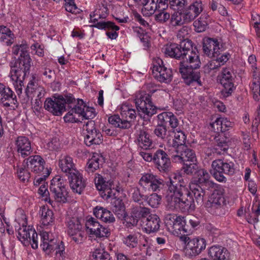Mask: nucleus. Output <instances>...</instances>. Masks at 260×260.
<instances>
[{
    "mask_svg": "<svg viewBox=\"0 0 260 260\" xmlns=\"http://www.w3.org/2000/svg\"><path fill=\"white\" fill-rule=\"evenodd\" d=\"M168 184L167 206L171 210L183 212L194 209L196 204L191 192L188 189L182 177L174 174L170 176Z\"/></svg>",
    "mask_w": 260,
    "mask_h": 260,
    "instance_id": "nucleus-1",
    "label": "nucleus"
},
{
    "mask_svg": "<svg viewBox=\"0 0 260 260\" xmlns=\"http://www.w3.org/2000/svg\"><path fill=\"white\" fill-rule=\"evenodd\" d=\"M184 51L182 57V61L179 63V72L184 83L189 86H202L200 80V73L196 70L201 66V60L199 52L193 48L191 41L190 47Z\"/></svg>",
    "mask_w": 260,
    "mask_h": 260,
    "instance_id": "nucleus-2",
    "label": "nucleus"
},
{
    "mask_svg": "<svg viewBox=\"0 0 260 260\" xmlns=\"http://www.w3.org/2000/svg\"><path fill=\"white\" fill-rule=\"evenodd\" d=\"M95 175V184L101 192V196L106 200L113 199V201L111 202L113 212L119 218H124L126 214L123 203L121 199L116 198V194L120 190L117 182L114 180H106L100 174Z\"/></svg>",
    "mask_w": 260,
    "mask_h": 260,
    "instance_id": "nucleus-3",
    "label": "nucleus"
},
{
    "mask_svg": "<svg viewBox=\"0 0 260 260\" xmlns=\"http://www.w3.org/2000/svg\"><path fill=\"white\" fill-rule=\"evenodd\" d=\"M20 45L26 46L25 49H20V56L13 65L11 62L10 71L11 79L18 95L22 93L23 81L27 74L29 73L31 60L28 51V44L25 41H22Z\"/></svg>",
    "mask_w": 260,
    "mask_h": 260,
    "instance_id": "nucleus-4",
    "label": "nucleus"
},
{
    "mask_svg": "<svg viewBox=\"0 0 260 260\" xmlns=\"http://www.w3.org/2000/svg\"><path fill=\"white\" fill-rule=\"evenodd\" d=\"M211 173L214 178L220 182H225L226 178L224 174L232 176L235 173V165L228 159H217L212 161Z\"/></svg>",
    "mask_w": 260,
    "mask_h": 260,
    "instance_id": "nucleus-5",
    "label": "nucleus"
},
{
    "mask_svg": "<svg viewBox=\"0 0 260 260\" xmlns=\"http://www.w3.org/2000/svg\"><path fill=\"white\" fill-rule=\"evenodd\" d=\"M42 243L41 247L47 254L55 251L56 258L58 260H65L66 252L64 245L62 241L57 242V240L49 238L47 232H43L41 234Z\"/></svg>",
    "mask_w": 260,
    "mask_h": 260,
    "instance_id": "nucleus-6",
    "label": "nucleus"
},
{
    "mask_svg": "<svg viewBox=\"0 0 260 260\" xmlns=\"http://www.w3.org/2000/svg\"><path fill=\"white\" fill-rule=\"evenodd\" d=\"M136 107L141 117L151 116L156 112L155 107L152 105L151 96L144 91L136 93L135 95Z\"/></svg>",
    "mask_w": 260,
    "mask_h": 260,
    "instance_id": "nucleus-7",
    "label": "nucleus"
},
{
    "mask_svg": "<svg viewBox=\"0 0 260 260\" xmlns=\"http://www.w3.org/2000/svg\"><path fill=\"white\" fill-rule=\"evenodd\" d=\"M180 239L186 245V255L190 257L199 255L206 246V240L199 237L190 239L187 235H184L180 237Z\"/></svg>",
    "mask_w": 260,
    "mask_h": 260,
    "instance_id": "nucleus-8",
    "label": "nucleus"
},
{
    "mask_svg": "<svg viewBox=\"0 0 260 260\" xmlns=\"http://www.w3.org/2000/svg\"><path fill=\"white\" fill-rule=\"evenodd\" d=\"M152 73L153 77L161 83H169L172 80V70L166 67L162 60L159 57L153 59Z\"/></svg>",
    "mask_w": 260,
    "mask_h": 260,
    "instance_id": "nucleus-9",
    "label": "nucleus"
},
{
    "mask_svg": "<svg viewBox=\"0 0 260 260\" xmlns=\"http://www.w3.org/2000/svg\"><path fill=\"white\" fill-rule=\"evenodd\" d=\"M139 184L146 191L158 192L164 187V181L152 173H145L142 175Z\"/></svg>",
    "mask_w": 260,
    "mask_h": 260,
    "instance_id": "nucleus-10",
    "label": "nucleus"
},
{
    "mask_svg": "<svg viewBox=\"0 0 260 260\" xmlns=\"http://www.w3.org/2000/svg\"><path fill=\"white\" fill-rule=\"evenodd\" d=\"M81 221V219L77 217H69L67 219L68 234L78 244L83 242L85 235Z\"/></svg>",
    "mask_w": 260,
    "mask_h": 260,
    "instance_id": "nucleus-11",
    "label": "nucleus"
},
{
    "mask_svg": "<svg viewBox=\"0 0 260 260\" xmlns=\"http://www.w3.org/2000/svg\"><path fill=\"white\" fill-rule=\"evenodd\" d=\"M50 190L56 202L62 203L67 202L68 192L65 182L60 177H56L52 179Z\"/></svg>",
    "mask_w": 260,
    "mask_h": 260,
    "instance_id": "nucleus-12",
    "label": "nucleus"
},
{
    "mask_svg": "<svg viewBox=\"0 0 260 260\" xmlns=\"http://www.w3.org/2000/svg\"><path fill=\"white\" fill-rule=\"evenodd\" d=\"M235 77L232 68L229 67L222 69L220 83L223 87L221 93L224 96H229L234 91L235 89L234 81Z\"/></svg>",
    "mask_w": 260,
    "mask_h": 260,
    "instance_id": "nucleus-13",
    "label": "nucleus"
},
{
    "mask_svg": "<svg viewBox=\"0 0 260 260\" xmlns=\"http://www.w3.org/2000/svg\"><path fill=\"white\" fill-rule=\"evenodd\" d=\"M191 40L184 39L180 44L172 43L167 44L163 48V52L166 56L176 59H181L184 51L190 47Z\"/></svg>",
    "mask_w": 260,
    "mask_h": 260,
    "instance_id": "nucleus-14",
    "label": "nucleus"
},
{
    "mask_svg": "<svg viewBox=\"0 0 260 260\" xmlns=\"http://www.w3.org/2000/svg\"><path fill=\"white\" fill-rule=\"evenodd\" d=\"M17 237L24 244L30 243L33 249H37L38 247V234L36 231L26 225H23L18 230Z\"/></svg>",
    "mask_w": 260,
    "mask_h": 260,
    "instance_id": "nucleus-15",
    "label": "nucleus"
},
{
    "mask_svg": "<svg viewBox=\"0 0 260 260\" xmlns=\"http://www.w3.org/2000/svg\"><path fill=\"white\" fill-rule=\"evenodd\" d=\"M87 133L84 138L85 144L88 146L100 145L103 142V136L100 131L94 126L93 121H89L84 125Z\"/></svg>",
    "mask_w": 260,
    "mask_h": 260,
    "instance_id": "nucleus-16",
    "label": "nucleus"
},
{
    "mask_svg": "<svg viewBox=\"0 0 260 260\" xmlns=\"http://www.w3.org/2000/svg\"><path fill=\"white\" fill-rule=\"evenodd\" d=\"M224 200L222 192L219 190H215L206 204L208 212L216 215L222 214Z\"/></svg>",
    "mask_w": 260,
    "mask_h": 260,
    "instance_id": "nucleus-17",
    "label": "nucleus"
},
{
    "mask_svg": "<svg viewBox=\"0 0 260 260\" xmlns=\"http://www.w3.org/2000/svg\"><path fill=\"white\" fill-rule=\"evenodd\" d=\"M172 161L176 163L197 162V157L193 150L185 146L176 152L170 153Z\"/></svg>",
    "mask_w": 260,
    "mask_h": 260,
    "instance_id": "nucleus-18",
    "label": "nucleus"
},
{
    "mask_svg": "<svg viewBox=\"0 0 260 260\" xmlns=\"http://www.w3.org/2000/svg\"><path fill=\"white\" fill-rule=\"evenodd\" d=\"M153 162L155 167L160 172L167 173L170 169L171 162L167 153L161 149H158L153 154Z\"/></svg>",
    "mask_w": 260,
    "mask_h": 260,
    "instance_id": "nucleus-19",
    "label": "nucleus"
},
{
    "mask_svg": "<svg viewBox=\"0 0 260 260\" xmlns=\"http://www.w3.org/2000/svg\"><path fill=\"white\" fill-rule=\"evenodd\" d=\"M203 50L207 56L212 58L222 51V45L216 38H205L203 39Z\"/></svg>",
    "mask_w": 260,
    "mask_h": 260,
    "instance_id": "nucleus-20",
    "label": "nucleus"
},
{
    "mask_svg": "<svg viewBox=\"0 0 260 260\" xmlns=\"http://www.w3.org/2000/svg\"><path fill=\"white\" fill-rule=\"evenodd\" d=\"M86 106L82 100L78 99L76 105L64 116L65 122L73 123L80 121L79 118L83 114Z\"/></svg>",
    "mask_w": 260,
    "mask_h": 260,
    "instance_id": "nucleus-21",
    "label": "nucleus"
},
{
    "mask_svg": "<svg viewBox=\"0 0 260 260\" xmlns=\"http://www.w3.org/2000/svg\"><path fill=\"white\" fill-rule=\"evenodd\" d=\"M44 108L56 116L61 115L66 110L61 96H58L57 98H54L53 99H46L44 102Z\"/></svg>",
    "mask_w": 260,
    "mask_h": 260,
    "instance_id": "nucleus-22",
    "label": "nucleus"
},
{
    "mask_svg": "<svg viewBox=\"0 0 260 260\" xmlns=\"http://www.w3.org/2000/svg\"><path fill=\"white\" fill-rule=\"evenodd\" d=\"M45 164L43 158L38 155L30 156L23 161L24 167L26 165L28 169L36 174H41L45 172V169H48L45 168Z\"/></svg>",
    "mask_w": 260,
    "mask_h": 260,
    "instance_id": "nucleus-23",
    "label": "nucleus"
},
{
    "mask_svg": "<svg viewBox=\"0 0 260 260\" xmlns=\"http://www.w3.org/2000/svg\"><path fill=\"white\" fill-rule=\"evenodd\" d=\"M68 177L72 190L79 194H81L86 186L85 181L82 174L77 171Z\"/></svg>",
    "mask_w": 260,
    "mask_h": 260,
    "instance_id": "nucleus-24",
    "label": "nucleus"
},
{
    "mask_svg": "<svg viewBox=\"0 0 260 260\" xmlns=\"http://www.w3.org/2000/svg\"><path fill=\"white\" fill-rule=\"evenodd\" d=\"M173 132L168 140L167 144L174 148V152L186 146V136L182 131H172Z\"/></svg>",
    "mask_w": 260,
    "mask_h": 260,
    "instance_id": "nucleus-25",
    "label": "nucleus"
},
{
    "mask_svg": "<svg viewBox=\"0 0 260 260\" xmlns=\"http://www.w3.org/2000/svg\"><path fill=\"white\" fill-rule=\"evenodd\" d=\"M136 136V142L139 147L145 150L152 148V141L150 139V135L144 127L139 128L137 130Z\"/></svg>",
    "mask_w": 260,
    "mask_h": 260,
    "instance_id": "nucleus-26",
    "label": "nucleus"
},
{
    "mask_svg": "<svg viewBox=\"0 0 260 260\" xmlns=\"http://www.w3.org/2000/svg\"><path fill=\"white\" fill-rule=\"evenodd\" d=\"M149 214V210L148 208L140 206H136L133 208L131 216L128 218L127 223H129L132 226H136L140 219H143L142 221H145Z\"/></svg>",
    "mask_w": 260,
    "mask_h": 260,
    "instance_id": "nucleus-27",
    "label": "nucleus"
},
{
    "mask_svg": "<svg viewBox=\"0 0 260 260\" xmlns=\"http://www.w3.org/2000/svg\"><path fill=\"white\" fill-rule=\"evenodd\" d=\"M35 80V78L33 77L32 80L28 82L25 89L26 94L29 98L32 99L36 95V99L42 100L45 96L46 92L44 87L39 85Z\"/></svg>",
    "mask_w": 260,
    "mask_h": 260,
    "instance_id": "nucleus-28",
    "label": "nucleus"
},
{
    "mask_svg": "<svg viewBox=\"0 0 260 260\" xmlns=\"http://www.w3.org/2000/svg\"><path fill=\"white\" fill-rule=\"evenodd\" d=\"M208 255L212 260H230L229 250L221 246H212L208 250Z\"/></svg>",
    "mask_w": 260,
    "mask_h": 260,
    "instance_id": "nucleus-29",
    "label": "nucleus"
},
{
    "mask_svg": "<svg viewBox=\"0 0 260 260\" xmlns=\"http://www.w3.org/2000/svg\"><path fill=\"white\" fill-rule=\"evenodd\" d=\"M143 231L147 234L157 232L160 228L161 223L159 217L156 214H150L143 221Z\"/></svg>",
    "mask_w": 260,
    "mask_h": 260,
    "instance_id": "nucleus-30",
    "label": "nucleus"
},
{
    "mask_svg": "<svg viewBox=\"0 0 260 260\" xmlns=\"http://www.w3.org/2000/svg\"><path fill=\"white\" fill-rule=\"evenodd\" d=\"M203 10L202 1H196L190 4L183 12L188 22L194 20Z\"/></svg>",
    "mask_w": 260,
    "mask_h": 260,
    "instance_id": "nucleus-31",
    "label": "nucleus"
},
{
    "mask_svg": "<svg viewBox=\"0 0 260 260\" xmlns=\"http://www.w3.org/2000/svg\"><path fill=\"white\" fill-rule=\"evenodd\" d=\"M16 146L17 152L22 157L28 156L32 152L30 142L25 137H19L16 141Z\"/></svg>",
    "mask_w": 260,
    "mask_h": 260,
    "instance_id": "nucleus-32",
    "label": "nucleus"
},
{
    "mask_svg": "<svg viewBox=\"0 0 260 260\" xmlns=\"http://www.w3.org/2000/svg\"><path fill=\"white\" fill-rule=\"evenodd\" d=\"M58 165L61 171L67 176L78 171L73 162V158L69 155L62 156L59 160Z\"/></svg>",
    "mask_w": 260,
    "mask_h": 260,
    "instance_id": "nucleus-33",
    "label": "nucleus"
},
{
    "mask_svg": "<svg viewBox=\"0 0 260 260\" xmlns=\"http://www.w3.org/2000/svg\"><path fill=\"white\" fill-rule=\"evenodd\" d=\"M159 122L161 124L167 123L171 128L174 129L177 128L179 124V121L176 116L172 112H164L157 116Z\"/></svg>",
    "mask_w": 260,
    "mask_h": 260,
    "instance_id": "nucleus-34",
    "label": "nucleus"
},
{
    "mask_svg": "<svg viewBox=\"0 0 260 260\" xmlns=\"http://www.w3.org/2000/svg\"><path fill=\"white\" fill-rule=\"evenodd\" d=\"M104 161V157L100 154L93 153L91 158L87 163L86 171L88 173H93L102 166Z\"/></svg>",
    "mask_w": 260,
    "mask_h": 260,
    "instance_id": "nucleus-35",
    "label": "nucleus"
},
{
    "mask_svg": "<svg viewBox=\"0 0 260 260\" xmlns=\"http://www.w3.org/2000/svg\"><path fill=\"white\" fill-rule=\"evenodd\" d=\"M94 215L105 223H113L115 221L113 214L107 209L96 206L93 210Z\"/></svg>",
    "mask_w": 260,
    "mask_h": 260,
    "instance_id": "nucleus-36",
    "label": "nucleus"
},
{
    "mask_svg": "<svg viewBox=\"0 0 260 260\" xmlns=\"http://www.w3.org/2000/svg\"><path fill=\"white\" fill-rule=\"evenodd\" d=\"M190 188L194 197V203H196L198 206H202L204 203L205 189L208 188L193 183L190 186Z\"/></svg>",
    "mask_w": 260,
    "mask_h": 260,
    "instance_id": "nucleus-37",
    "label": "nucleus"
},
{
    "mask_svg": "<svg viewBox=\"0 0 260 260\" xmlns=\"http://www.w3.org/2000/svg\"><path fill=\"white\" fill-rule=\"evenodd\" d=\"M39 214L41 215V222L44 227L51 225L54 220L53 211L47 207H41Z\"/></svg>",
    "mask_w": 260,
    "mask_h": 260,
    "instance_id": "nucleus-38",
    "label": "nucleus"
},
{
    "mask_svg": "<svg viewBox=\"0 0 260 260\" xmlns=\"http://www.w3.org/2000/svg\"><path fill=\"white\" fill-rule=\"evenodd\" d=\"M170 231L176 234H183L190 233V231L188 230V226L186 225L185 220L184 217L179 216L175 223L171 228Z\"/></svg>",
    "mask_w": 260,
    "mask_h": 260,
    "instance_id": "nucleus-39",
    "label": "nucleus"
},
{
    "mask_svg": "<svg viewBox=\"0 0 260 260\" xmlns=\"http://www.w3.org/2000/svg\"><path fill=\"white\" fill-rule=\"evenodd\" d=\"M197 179L194 180L193 184H200L202 186L209 188L212 185V182L210 180V175L204 169H200L197 172Z\"/></svg>",
    "mask_w": 260,
    "mask_h": 260,
    "instance_id": "nucleus-40",
    "label": "nucleus"
},
{
    "mask_svg": "<svg viewBox=\"0 0 260 260\" xmlns=\"http://www.w3.org/2000/svg\"><path fill=\"white\" fill-rule=\"evenodd\" d=\"M15 36L12 31L4 25H0V41L7 45H11L14 42Z\"/></svg>",
    "mask_w": 260,
    "mask_h": 260,
    "instance_id": "nucleus-41",
    "label": "nucleus"
},
{
    "mask_svg": "<svg viewBox=\"0 0 260 260\" xmlns=\"http://www.w3.org/2000/svg\"><path fill=\"white\" fill-rule=\"evenodd\" d=\"M154 134L159 138L168 142V140L170 137L172 135L173 132L172 131H167L166 125L165 124H159L155 127L154 130Z\"/></svg>",
    "mask_w": 260,
    "mask_h": 260,
    "instance_id": "nucleus-42",
    "label": "nucleus"
},
{
    "mask_svg": "<svg viewBox=\"0 0 260 260\" xmlns=\"http://www.w3.org/2000/svg\"><path fill=\"white\" fill-rule=\"evenodd\" d=\"M109 122L115 127L122 129L129 128L131 124L128 120H122L117 115H114L109 117Z\"/></svg>",
    "mask_w": 260,
    "mask_h": 260,
    "instance_id": "nucleus-43",
    "label": "nucleus"
},
{
    "mask_svg": "<svg viewBox=\"0 0 260 260\" xmlns=\"http://www.w3.org/2000/svg\"><path fill=\"white\" fill-rule=\"evenodd\" d=\"M139 237V233H132L124 236L122 239V241L123 244L129 248H135L138 245Z\"/></svg>",
    "mask_w": 260,
    "mask_h": 260,
    "instance_id": "nucleus-44",
    "label": "nucleus"
},
{
    "mask_svg": "<svg viewBox=\"0 0 260 260\" xmlns=\"http://www.w3.org/2000/svg\"><path fill=\"white\" fill-rule=\"evenodd\" d=\"M209 16L206 13H203L201 16L193 22L194 30L198 32L204 31L208 25Z\"/></svg>",
    "mask_w": 260,
    "mask_h": 260,
    "instance_id": "nucleus-45",
    "label": "nucleus"
},
{
    "mask_svg": "<svg viewBox=\"0 0 260 260\" xmlns=\"http://www.w3.org/2000/svg\"><path fill=\"white\" fill-rule=\"evenodd\" d=\"M189 23L183 12H174L171 16L170 24L173 26H180Z\"/></svg>",
    "mask_w": 260,
    "mask_h": 260,
    "instance_id": "nucleus-46",
    "label": "nucleus"
},
{
    "mask_svg": "<svg viewBox=\"0 0 260 260\" xmlns=\"http://www.w3.org/2000/svg\"><path fill=\"white\" fill-rule=\"evenodd\" d=\"M121 115L125 120H128L129 123L131 121L134 119L136 117V112L135 109H132L127 104L122 105L121 108Z\"/></svg>",
    "mask_w": 260,
    "mask_h": 260,
    "instance_id": "nucleus-47",
    "label": "nucleus"
},
{
    "mask_svg": "<svg viewBox=\"0 0 260 260\" xmlns=\"http://www.w3.org/2000/svg\"><path fill=\"white\" fill-rule=\"evenodd\" d=\"M85 226L87 233L94 236L95 232L99 227L101 228V224L93 217H90L87 218L85 222Z\"/></svg>",
    "mask_w": 260,
    "mask_h": 260,
    "instance_id": "nucleus-48",
    "label": "nucleus"
},
{
    "mask_svg": "<svg viewBox=\"0 0 260 260\" xmlns=\"http://www.w3.org/2000/svg\"><path fill=\"white\" fill-rule=\"evenodd\" d=\"M12 98H16L13 91L9 87H6L0 83V102L4 103Z\"/></svg>",
    "mask_w": 260,
    "mask_h": 260,
    "instance_id": "nucleus-49",
    "label": "nucleus"
},
{
    "mask_svg": "<svg viewBox=\"0 0 260 260\" xmlns=\"http://www.w3.org/2000/svg\"><path fill=\"white\" fill-rule=\"evenodd\" d=\"M217 143V145L214 148V152L218 155H221L226 152L229 149V145L224 138H219Z\"/></svg>",
    "mask_w": 260,
    "mask_h": 260,
    "instance_id": "nucleus-50",
    "label": "nucleus"
},
{
    "mask_svg": "<svg viewBox=\"0 0 260 260\" xmlns=\"http://www.w3.org/2000/svg\"><path fill=\"white\" fill-rule=\"evenodd\" d=\"M92 257L95 260H110V255L104 248H96L92 253Z\"/></svg>",
    "mask_w": 260,
    "mask_h": 260,
    "instance_id": "nucleus-51",
    "label": "nucleus"
},
{
    "mask_svg": "<svg viewBox=\"0 0 260 260\" xmlns=\"http://www.w3.org/2000/svg\"><path fill=\"white\" fill-rule=\"evenodd\" d=\"M93 26L99 29H112L115 30H118L119 29V26L115 25V24L111 21H100L97 22L93 25Z\"/></svg>",
    "mask_w": 260,
    "mask_h": 260,
    "instance_id": "nucleus-52",
    "label": "nucleus"
},
{
    "mask_svg": "<svg viewBox=\"0 0 260 260\" xmlns=\"http://www.w3.org/2000/svg\"><path fill=\"white\" fill-rule=\"evenodd\" d=\"M159 0H146L144 9L147 11V14L152 15L154 13L157 8V3Z\"/></svg>",
    "mask_w": 260,
    "mask_h": 260,
    "instance_id": "nucleus-53",
    "label": "nucleus"
},
{
    "mask_svg": "<svg viewBox=\"0 0 260 260\" xmlns=\"http://www.w3.org/2000/svg\"><path fill=\"white\" fill-rule=\"evenodd\" d=\"M184 166L182 170L187 175H192L198 171V166L197 162H190L183 164Z\"/></svg>",
    "mask_w": 260,
    "mask_h": 260,
    "instance_id": "nucleus-54",
    "label": "nucleus"
},
{
    "mask_svg": "<svg viewBox=\"0 0 260 260\" xmlns=\"http://www.w3.org/2000/svg\"><path fill=\"white\" fill-rule=\"evenodd\" d=\"M134 32L144 43V46H147L148 45V36L143 29L139 27H136L134 28Z\"/></svg>",
    "mask_w": 260,
    "mask_h": 260,
    "instance_id": "nucleus-55",
    "label": "nucleus"
},
{
    "mask_svg": "<svg viewBox=\"0 0 260 260\" xmlns=\"http://www.w3.org/2000/svg\"><path fill=\"white\" fill-rule=\"evenodd\" d=\"M220 68V64L217 63L215 59L209 61L204 67V71L205 73L209 74L212 71L216 72Z\"/></svg>",
    "mask_w": 260,
    "mask_h": 260,
    "instance_id": "nucleus-56",
    "label": "nucleus"
},
{
    "mask_svg": "<svg viewBox=\"0 0 260 260\" xmlns=\"http://www.w3.org/2000/svg\"><path fill=\"white\" fill-rule=\"evenodd\" d=\"M158 11V13L154 15L156 21L160 23H164L169 19L170 15L169 13L165 10Z\"/></svg>",
    "mask_w": 260,
    "mask_h": 260,
    "instance_id": "nucleus-57",
    "label": "nucleus"
},
{
    "mask_svg": "<svg viewBox=\"0 0 260 260\" xmlns=\"http://www.w3.org/2000/svg\"><path fill=\"white\" fill-rule=\"evenodd\" d=\"M251 92L253 94V98L255 101H258L260 96V82H252L250 86Z\"/></svg>",
    "mask_w": 260,
    "mask_h": 260,
    "instance_id": "nucleus-58",
    "label": "nucleus"
},
{
    "mask_svg": "<svg viewBox=\"0 0 260 260\" xmlns=\"http://www.w3.org/2000/svg\"><path fill=\"white\" fill-rule=\"evenodd\" d=\"M148 204L153 208H156L160 203L161 197L157 193H152L147 199Z\"/></svg>",
    "mask_w": 260,
    "mask_h": 260,
    "instance_id": "nucleus-59",
    "label": "nucleus"
},
{
    "mask_svg": "<svg viewBox=\"0 0 260 260\" xmlns=\"http://www.w3.org/2000/svg\"><path fill=\"white\" fill-rule=\"evenodd\" d=\"M17 174L19 179L22 182H27L30 178L29 172L23 167L17 169Z\"/></svg>",
    "mask_w": 260,
    "mask_h": 260,
    "instance_id": "nucleus-60",
    "label": "nucleus"
},
{
    "mask_svg": "<svg viewBox=\"0 0 260 260\" xmlns=\"http://www.w3.org/2000/svg\"><path fill=\"white\" fill-rule=\"evenodd\" d=\"M170 7L174 10L182 9L187 3L186 0H169Z\"/></svg>",
    "mask_w": 260,
    "mask_h": 260,
    "instance_id": "nucleus-61",
    "label": "nucleus"
},
{
    "mask_svg": "<svg viewBox=\"0 0 260 260\" xmlns=\"http://www.w3.org/2000/svg\"><path fill=\"white\" fill-rule=\"evenodd\" d=\"M39 176L40 175L41 177H37L34 182V185L36 186L41 185L44 183H46L45 180L46 178L48 177L50 174V172L48 169H45V172H43L41 174H38Z\"/></svg>",
    "mask_w": 260,
    "mask_h": 260,
    "instance_id": "nucleus-62",
    "label": "nucleus"
},
{
    "mask_svg": "<svg viewBox=\"0 0 260 260\" xmlns=\"http://www.w3.org/2000/svg\"><path fill=\"white\" fill-rule=\"evenodd\" d=\"M95 112L94 108L86 106L85 110L81 116L82 119H91L95 116Z\"/></svg>",
    "mask_w": 260,
    "mask_h": 260,
    "instance_id": "nucleus-63",
    "label": "nucleus"
},
{
    "mask_svg": "<svg viewBox=\"0 0 260 260\" xmlns=\"http://www.w3.org/2000/svg\"><path fill=\"white\" fill-rule=\"evenodd\" d=\"M40 73L45 77L46 80L52 81L55 76L54 71L49 68H42L40 70Z\"/></svg>",
    "mask_w": 260,
    "mask_h": 260,
    "instance_id": "nucleus-64",
    "label": "nucleus"
}]
</instances>
